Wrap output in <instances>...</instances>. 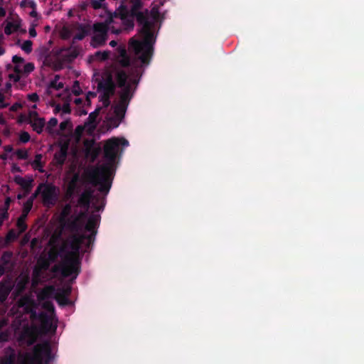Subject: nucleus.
<instances>
[{
	"label": "nucleus",
	"instance_id": "obj_1",
	"mask_svg": "<svg viewBox=\"0 0 364 364\" xmlns=\"http://www.w3.org/2000/svg\"><path fill=\"white\" fill-rule=\"evenodd\" d=\"M132 6L130 9L123 4L114 12V17L119 18L127 30L132 29L134 26V20L136 18L139 25L141 27L139 31L142 40L131 38L129 42V48L133 50L141 65H136L132 68L134 77L130 79V82L137 85L141 76V66L150 63L154 54V45L156 43V34L155 33L156 24L160 21L161 14L157 6H154L150 11L145 9L141 11L143 3L141 0H129Z\"/></svg>",
	"mask_w": 364,
	"mask_h": 364
},
{
	"label": "nucleus",
	"instance_id": "obj_5",
	"mask_svg": "<svg viewBox=\"0 0 364 364\" xmlns=\"http://www.w3.org/2000/svg\"><path fill=\"white\" fill-rule=\"evenodd\" d=\"M109 26L105 23H96L93 25L94 35L91 38L90 45L93 48L103 46L107 39Z\"/></svg>",
	"mask_w": 364,
	"mask_h": 364
},
{
	"label": "nucleus",
	"instance_id": "obj_62",
	"mask_svg": "<svg viewBox=\"0 0 364 364\" xmlns=\"http://www.w3.org/2000/svg\"><path fill=\"white\" fill-rule=\"evenodd\" d=\"M70 124V122L68 121H64V122H62L60 124V129L61 130H65L68 125Z\"/></svg>",
	"mask_w": 364,
	"mask_h": 364
},
{
	"label": "nucleus",
	"instance_id": "obj_37",
	"mask_svg": "<svg viewBox=\"0 0 364 364\" xmlns=\"http://www.w3.org/2000/svg\"><path fill=\"white\" fill-rule=\"evenodd\" d=\"M110 96H109L108 95H105V94H103L102 93L99 98H100V101L102 102V105H103V107H108L110 105Z\"/></svg>",
	"mask_w": 364,
	"mask_h": 364
},
{
	"label": "nucleus",
	"instance_id": "obj_3",
	"mask_svg": "<svg viewBox=\"0 0 364 364\" xmlns=\"http://www.w3.org/2000/svg\"><path fill=\"white\" fill-rule=\"evenodd\" d=\"M100 215L92 213L87 219L84 226L85 231L89 232V235L86 234H73L69 239V246L71 251L68 252L65 257L68 262L81 270V259L80 257V250L81 245L86 240L85 246L87 249L92 246L95 240V236L97 232V228L100 223Z\"/></svg>",
	"mask_w": 364,
	"mask_h": 364
},
{
	"label": "nucleus",
	"instance_id": "obj_38",
	"mask_svg": "<svg viewBox=\"0 0 364 364\" xmlns=\"http://www.w3.org/2000/svg\"><path fill=\"white\" fill-rule=\"evenodd\" d=\"M32 45L33 43L31 41H25L21 46V49L28 54L32 51Z\"/></svg>",
	"mask_w": 364,
	"mask_h": 364
},
{
	"label": "nucleus",
	"instance_id": "obj_44",
	"mask_svg": "<svg viewBox=\"0 0 364 364\" xmlns=\"http://www.w3.org/2000/svg\"><path fill=\"white\" fill-rule=\"evenodd\" d=\"M77 52L76 50H71L67 55H64V58L68 62H71L77 57Z\"/></svg>",
	"mask_w": 364,
	"mask_h": 364
},
{
	"label": "nucleus",
	"instance_id": "obj_11",
	"mask_svg": "<svg viewBox=\"0 0 364 364\" xmlns=\"http://www.w3.org/2000/svg\"><path fill=\"white\" fill-rule=\"evenodd\" d=\"M13 289V285L9 279H3L0 282V304L6 301Z\"/></svg>",
	"mask_w": 364,
	"mask_h": 364
},
{
	"label": "nucleus",
	"instance_id": "obj_17",
	"mask_svg": "<svg viewBox=\"0 0 364 364\" xmlns=\"http://www.w3.org/2000/svg\"><path fill=\"white\" fill-rule=\"evenodd\" d=\"M65 251V246H61L60 247H57L55 246L53 247L49 250V251L48 252V256L46 258L51 263L55 262L58 260L60 254L64 252Z\"/></svg>",
	"mask_w": 364,
	"mask_h": 364
},
{
	"label": "nucleus",
	"instance_id": "obj_25",
	"mask_svg": "<svg viewBox=\"0 0 364 364\" xmlns=\"http://www.w3.org/2000/svg\"><path fill=\"white\" fill-rule=\"evenodd\" d=\"M42 154H38L35 156V159L32 163V166L35 169H38L40 172H43V164H42Z\"/></svg>",
	"mask_w": 364,
	"mask_h": 364
},
{
	"label": "nucleus",
	"instance_id": "obj_21",
	"mask_svg": "<svg viewBox=\"0 0 364 364\" xmlns=\"http://www.w3.org/2000/svg\"><path fill=\"white\" fill-rule=\"evenodd\" d=\"M13 255L14 254L11 251L4 252L0 258V263L7 267H9V268L11 269L13 267V264L11 262Z\"/></svg>",
	"mask_w": 364,
	"mask_h": 364
},
{
	"label": "nucleus",
	"instance_id": "obj_54",
	"mask_svg": "<svg viewBox=\"0 0 364 364\" xmlns=\"http://www.w3.org/2000/svg\"><path fill=\"white\" fill-rule=\"evenodd\" d=\"M62 111L64 114H70L71 112L70 104L68 102L64 103L62 106Z\"/></svg>",
	"mask_w": 364,
	"mask_h": 364
},
{
	"label": "nucleus",
	"instance_id": "obj_18",
	"mask_svg": "<svg viewBox=\"0 0 364 364\" xmlns=\"http://www.w3.org/2000/svg\"><path fill=\"white\" fill-rule=\"evenodd\" d=\"M55 294V289L53 286H47L44 287L38 294V299L40 301H47Z\"/></svg>",
	"mask_w": 364,
	"mask_h": 364
},
{
	"label": "nucleus",
	"instance_id": "obj_27",
	"mask_svg": "<svg viewBox=\"0 0 364 364\" xmlns=\"http://www.w3.org/2000/svg\"><path fill=\"white\" fill-rule=\"evenodd\" d=\"M26 218V215L21 214V216L17 220L16 226L18 227L21 232L26 231V230L27 229V225L25 222Z\"/></svg>",
	"mask_w": 364,
	"mask_h": 364
},
{
	"label": "nucleus",
	"instance_id": "obj_52",
	"mask_svg": "<svg viewBox=\"0 0 364 364\" xmlns=\"http://www.w3.org/2000/svg\"><path fill=\"white\" fill-rule=\"evenodd\" d=\"M38 114L35 111H30L28 112V124L31 123V121L34 119H37L38 118Z\"/></svg>",
	"mask_w": 364,
	"mask_h": 364
},
{
	"label": "nucleus",
	"instance_id": "obj_33",
	"mask_svg": "<svg viewBox=\"0 0 364 364\" xmlns=\"http://www.w3.org/2000/svg\"><path fill=\"white\" fill-rule=\"evenodd\" d=\"M38 317L41 323L45 326H47L50 324L51 317L47 313L41 312L39 314Z\"/></svg>",
	"mask_w": 364,
	"mask_h": 364
},
{
	"label": "nucleus",
	"instance_id": "obj_58",
	"mask_svg": "<svg viewBox=\"0 0 364 364\" xmlns=\"http://www.w3.org/2000/svg\"><path fill=\"white\" fill-rule=\"evenodd\" d=\"M48 127H55L58 124V119L55 117H53L48 121Z\"/></svg>",
	"mask_w": 364,
	"mask_h": 364
},
{
	"label": "nucleus",
	"instance_id": "obj_40",
	"mask_svg": "<svg viewBox=\"0 0 364 364\" xmlns=\"http://www.w3.org/2000/svg\"><path fill=\"white\" fill-rule=\"evenodd\" d=\"M122 120L118 119L116 117H111L108 119V124L112 128H117Z\"/></svg>",
	"mask_w": 364,
	"mask_h": 364
},
{
	"label": "nucleus",
	"instance_id": "obj_14",
	"mask_svg": "<svg viewBox=\"0 0 364 364\" xmlns=\"http://www.w3.org/2000/svg\"><path fill=\"white\" fill-rule=\"evenodd\" d=\"M68 156V146H63L60 147L59 151H56L54 154L53 161L55 164L59 166H62L67 159Z\"/></svg>",
	"mask_w": 364,
	"mask_h": 364
},
{
	"label": "nucleus",
	"instance_id": "obj_6",
	"mask_svg": "<svg viewBox=\"0 0 364 364\" xmlns=\"http://www.w3.org/2000/svg\"><path fill=\"white\" fill-rule=\"evenodd\" d=\"M73 264H71L70 262H68V259L64 257L63 262L62 263L55 264L51 268V272H60L61 275L65 278L72 275H74V278H76L81 271L80 269H78L77 267H75Z\"/></svg>",
	"mask_w": 364,
	"mask_h": 364
},
{
	"label": "nucleus",
	"instance_id": "obj_46",
	"mask_svg": "<svg viewBox=\"0 0 364 364\" xmlns=\"http://www.w3.org/2000/svg\"><path fill=\"white\" fill-rule=\"evenodd\" d=\"M30 139V134L27 132H22L19 135V140L22 143H27Z\"/></svg>",
	"mask_w": 364,
	"mask_h": 364
},
{
	"label": "nucleus",
	"instance_id": "obj_34",
	"mask_svg": "<svg viewBox=\"0 0 364 364\" xmlns=\"http://www.w3.org/2000/svg\"><path fill=\"white\" fill-rule=\"evenodd\" d=\"M122 58L120 61L121 65L123 67H128L131 65V60L129 57L127 55L126 51L124 50L122 53Z\"/></svg>",
	"mask_w": 364,
	"mask_h": 364
},
{
	"label": "nucleus",
	"instance_id": "obj_9",
	"mask_svg": "<svg viewBox=\"0 0 364 364\" xmlns=\"http://www.w3.org/2000/svg\"><path fill=\"white\" fill-rule=\"evenodd\" d=\"M85 196L90 198L91 200H95V203H93V206L96 211H102L105 206V195L103 193L104 196L100 197L99 196H94V191L92 188H87L82 193ZM102 194V193H101Z\"/></svg>",
	"mask_w": 364,
	"mask_h": 364
},
{
	"label": "nucleus",
	"instance_id": "obj_7",
	"mask_svg": "<svg viewBox=\"0 0 364 364\" xmlns=\"http://www.w3.org/2000/svg\"><path fill=\"white\" fill-rule=\"evenodd\" d=\"M44 189L41 192L43 202L46 205H55L57 199L56 187L52 184H43Z\"/></svg>",
	"mask_w": 364,
	"mask_h": 364
},
{
	"label": "nucleus",
	"instance_id": "obj_23",
	"mask_svg": "<svg viewBox=\"0 0 364 364\" xmlns=\"http://www.w3.org/2000/svg\"><path fill=\"white\" fill-rule=\"evenodd\" d=\"M91 200H92L90 198L81 193L78 198L77 204L84 209H86V210H88Z\"/></svg>",
	"mask_w": 364,
	"mask_h": 364
},
{
	"label": "nucleus",
	"instance_id": "obj_56",
	"mask_svg": "<svg viewBox=\"0 0 364 364\" xmlns=\"http://www.w3.org/2000/svg\"><path fill=\"white\" fill-rule=\"evenodd\" d=\"M4 95L0 92V109H4L8 107L7 103H4Z\"/></svg>",
	"mask_w": 364,
	"mask_h": 364
},
{
	"label": "nucleus",
	"instance_id": "obj_29",
	"mask_svg": "<svg viewBox=\"0 0 364 364\" xmlns=\"http://www.w3.org/2000/svg\"><path fill=\"white\" fill-rule=\"evenodd\" d=\"M88 34V30L85 26H80L78 32L74 36V39L82 41Z\"/></svg>",
	"mask_w": 364,
	"mask_h": 364
},
{
	"label": "nucleus",
	"instance_id": "obj_36",
	"mask_svg": "<svg viewBox=\"0 0 364 364\" xmlns=\"http://www.w3.org/2000/svg\"><path fill=\"white\" fill-rule=\"evenodd\" d=\"M42 307L46 310L47 311L53 314L55 311V307L52 301H44L42 304Z\"/></svg>",
	"mask_w": 364,
	"mask_h": 364
},
{
	"label": "nucleus",
	"instance_id": "obj_64",
	"mask_svg": "<svg viewBox=\"0 0 364 364\" xmlns=\"http://www.w3.org/2000/svg\"><path fill=\"white\" fill-rule=\"evenodd\" d=\"M60 111H62V106L60 104L56 105L53 110L54 113L58 114Z\"/></svg>",
	"mask_w": 364,
	"mask_h": 364
},
{
	"label": "nucleus",
	"instance_id": "obj_4",
	"mask_svg": "<svg viewBox=\"0 0 364 364\" xmlns=\"http://www.w3.org/2000/svg\"><path fill=\"white\" fill-rule=\"evenodd\" d=\"M50 347L48 343H38L31 352L23 354L21 364H47L50 360Z\"/></svg>",
	"mask_w": 364,
	"mask_h": 364
},
{
	"label": "nucleus",
	"instance_id": "obj_2",
	"mask_svg": "<svg viewBox=\"0 0 364 364\" xmlns=\"http://www.w3.org/2000/svg\"><path fill=\"white\" fill-rule=\"evenodd\" d=\"M125 139L112 138L104 146V157L106 162L85 172L86 181L94 187L98 186L100 193L107 195L115 174V161L120 145L127 146Z\"/></svg>",
	"mask_w": 364,
	"mask_h": 364
},
{
	"label": "nucleus",
	"instance_id": "obj_22",
	"mask_svg": "<svg viewBox=\"0 0 364 364\" xmlns=\"http://www.w3.org/2000/svg\"><path fill=\"white\" fill-rule=\"evenodd\" d=\"M113 109L114 114V117H116L118 119L123 120V119L125 117L127 107L117 103L113 107Z\"/></svg>",
	"mask_w": 364,
	"mask_h": 364
},
{
	"label": "nucleus",
	"instance_id": "obj_59",
	"mask_svg": "<svg viewBox=\"0 0 364 364\" xmlns=\"http://www.w3.org/2000/svg\"><path fill=\"white\" fill-rule=\"evenodd\" d=\"M87 216V210H86V209H85V211H81L76 218H79V221H81L82 219L86 218Z\"/></svg>",
	"mask_w": 364,
	"mask_h": 364
},
{
	"label": "nucleus",
	"instance_id": "obj_42",
	"mask_svg": "<svg viewBox=\"0 0 364 364\" xmlns=\"http://www.w3.org/2000/svg\"><path fill=\"white\" fill-rule=\"evenodd\" d=\"M109 53L108 51H97L95 56L97 59L100 60H105L109 58Z\"/></svg>",
	"mask_w": 364,
	"mask_h": 364
},
{
	"label": "nucleus",
	"instance_id": "obj_53",
	"mask_svg": "<svg viewBox=\"0 0 364 364\" xmlns=\"http://www.w3.org/2000/svg\"><path fill=\"white\" fill-rule=\"evenodd\" d=\"M28 100L33 102H36L39 100V97L37 93L33 92L28 95Z\"/></svg>",
	"mask_w": 364,
	"mask_h": 364
},
{
	"label": "nucleus",
	"instance_id": "obj_13",
	"mask_svg": "<svg viewBox=\"0 0 364 364\" xmlns=\"http://www.w3.org/2000/svg\"><path fill=\"white\" fill-rule=\"evenodd\" d=\"M14 181L16 184L19 185L24 190L26 194H28L31 192L33 182L32 178L26 180L21 176H15Z\"/></svg>",
	"mask_w": 364,
	"mask_h": 364
},
{
	"label": "nucleus",
	"instance_id": "obj_10",
	"mask_svg": "<svg viewBox=\"0 0 364 364\" xmlns=\"http://www.w3.org/2000/svg\"><path fill=\"white\" fill-rule=\"evenodd\" d=\"M99 91H102L103 94L112 97L115 91V84L111 75H109L105 80L99 82L97 85Z\"/></svg>",
	"mask_w": 364,
	"mask_h": 364
},
{
	"label": "nucleus",
	"instance_id": "obj_39",
	"mask_svg": "<svg viewBox=\"0 0 364 364\" xmlns=\"http://www.w3.org/2000/svg\"><path fill=\"white\" fill-rule=\"evenodd\" d=\"M72 92L75 96H79L82 94V90L80 86V83L77 80H75L73 83V87H72Z\"/></svg>",
	"mask_w": 364,
	"mask_h": 364
},
{
	"label": "nucleus",
	"instance_id": "obj_16",
	"mask_svg": "<svg viewBox=\"0 0 364 364\" xmlns=\"http://www.w3.org/2000/svg\"><path fill=\"white\" fill-rule=\"evenodd\" d=\"M68 228L73 232V234H82L81 232L83 228V223L82 221H79V218H75L74 220H68L67 222Z\"/></svg>",
	"mask_w": 364,
	"mask_h": 364
},
{
	"label": "nucleus",
	"instance_id": "obj_24",
	"mask_svg": "<svg viewBox=\"0 0 364 364\" xmlns=\"http://www.w3.org/2000/svg\"><path fill=\"white\" fill-rule=\"evenodd\" d=\"M100 110L101 107H98L97 108L95 109L94 112H91L88 116L87 123L89 124H92L94 127L96 126L97 117H98Z\"/></svg>",
	"mask_w": 364,
	"mask_h": 364
},
{
	"label": "nucleus",
	"instance_id": "obj_47",
	"mask_svg": "<svg viewBox=\"0 0 364 364\" xmlns=\"http://www.w3.org/2000/svg\"><path fill=\"white\" fill-rule=\"evenodd\" d=\"M34 64L32 63H27L23 65V70L24 74H29L34 70Z\"/></svg>",
	"mask_w": 364,
	"mask_h": 364
},
{
	"label": "nucleus",
	"instance_id": "obj_19",
	"mask_svg": "<svg viewBox=\"0 0 364 364\" xmlns=\"http://www.w3.org/2000/svg\"><path fill=\"white\" fill-rule=\"evenodd\" d=\"M116 80L117 85L119 87L124 88L128 85H131L130 82H128V75L124 70H119L116 74Z\"/></svg>",
	"mask_w": 364,
	"mask_h": 364
},
{
	"label": "nucleus",
	"instance_id": "obj_55",
	"mask_svg": "<svg viewBox=\"0 0 364 364\" xmlns=\"http://www.w3.org/2000/svg\"><path fill=\"white\" fill-rule=\"evenodd\" d=\"M9 218V213L6 210H4V211L0 215V225H1L5 220H6Z\"/></svg>",
	"mask_w": 364,
	"mask_h": 364
},
{
	"label": "nucleus",
	"instance_id": "obj_28",
	"mask_svg": "<svg viewBox=\"0 0 364 364\" xmlns=\"http://www.w3.org/2000/svg\"><path fill=\"white\" fill-rule=\"evenodd\" d=\"M37 264L41 269L46 271L49 269L51 262L46 257H41L38 259Z\"/></svg>",
	"mask_w": 364,
	"mask_h": 364
},
{
	"label": "nucleus",
	"instance_id": "obj_49",
	"mask_svg": "<svg viewBox=\"0 0 364 364\" xmlns=\"http://www.w3.org/2000/svg\"><path fill=\"white\" fill-rule=\"evenodd\" d=\"M16 237L15 232L11 230H10L6 237V242H10L11 240H14Z\"/></svg>",
	"mask_w": 364,
	"mask_h": 364
},
{
	"label": "nucleus",
	"instance_id": "obj_60",
	"mask_svg": "<svg viewBox=\"0 0 364 364\" xmlns=\"http://www.w3.org/2000/svg\"><path fill=\"white\" fill-rule=\"evenodd\" d=\"M7 268V266L0 263V277L6 273Z\"/></svg>",
	"mask_w": 364,
	"mask_h": 364
},
{
	"label": "nucleus",
	"instance_id": "obj_50",
	"mask_svg": "<svg viewBox=\"0 0 364 364\" xmlns=\"http://www.w3.org/2000/svg\"><path fill=\"white\" fill-rule=\"evenodd\" d=\"M12 62L15 65H21V64L23 63L24 59L22 57L16 55L13 56Z\"/></svg>",
	"mask_w": 364,
	"mask_h": 364
},
{
	"label": "nucleus",
	"instance_id": "obj_30",
	"mask_svg": "<svg viewBox=\"0 0 364 364\" xmlns=\"http://www.w3.org/2000/svg\"><path fill=\"white\" fill-rule=\"evenodd\" d=\"M58 80H59V76L55 75L54 79L50 81V82L49 84V87L53 88L55 90H59L62 89L64 85L63 82H58Z\"/></svg>",
	"mask_w": 364,
	"mask_h": 364
},
{
	"label": "nucleus",
	"instance_id": "obj_12",
	"mask_svg": "<svg viewBox=\"0 0 364 364\" xmlns=\"http://www.w3.org/2000/svg\"><path fill=\"white\" fill-rule=\"evenodd\" d=\"M132 97L133 92L132 91L131 85H128L124 88H122V91L119 93V100L118 104L124 105L128 107Z\"/></svg>",
	"mask_w": 364,
	"mask_h": 364
},
{
	"label": "nucleus",
	"instance_id": "obj_32",
	"mask_svg": "<svg viewBox=\"0 0 364 364\" xmlns=\"http://www.w3.org/2000/svg\"><path fill=\"white\" fill-rule=\"evenodd\" d=\"M72 207L70 204H66L61 210L60 219L65 220L70 214Z\"/></svg>",
	"mask_w": 364,
	"mask_h": 364
},
{
	"label": "nucleus",
	"instance_id": "obj_63",
	"mask_svg": "<svg viewBox=\"0 0 364 364\" xmlns=\"http://www.w3.org/2000/svg\"><path fill=\"white\" fill-rule=\"evenodd\" d=\"M11 171L13 173L21 172V168L18 166H17L16 164H14L12 165V167H11Z\"/></svg>",
	"mask_w": 364,
	"mask_h": 364
},
{
	"label": "nucleus",
	"instance_id": "obj_51",
	"mask_svg": "<svg viewBox=\"0 0 364 364\" xmlns=\"http://www.w3.org/2000/svg\"><path fill=\"white\" fill-rule=\"evenodd\" d=\"M97 96V93L95 92H91V91H89L87 95H86V102L87 103L88 105H90L91 104V98H94Z\"/></svg>",
	"mask_w": 364,
	"mask_h": 364
},
{
	"label": "nucleus",
	"instance_id": "obj_48",
	"mask_svg": "<svg viewBox=\"0 0 364 364\" xmlns=\"http://www.w3.org/2000/svg\"><path fill=\"white\" fill-rule=\"evenodd\" d=\"M43 187V183L40 184L34 193L32 194V196H30V198L27 200L28 201H31V203H33V200L37 198L38 195L41 192V189Z\"/></svg>",
	"mask_w": 364,
	"mask_h": 364
},
{
	"label": "nucleus",
	"instance_id": "obj_15",
	"mask_svg": "<svg viewBox=\"0 0 364 364\" xmlns=\"http://www.w3.org/2000/svg\"><path fill=\"white\" fill-rule=\"evenodd\" d=\"M16 355L11 348H7L3 356L0 358V364H16Z\"/></svg>",
	"mask_w": 364,
	"mask_h": 364
},
{
	"label": "nucleus",
	"instance_id": "obj_41",
	"mask_svg": "<svg viewBox=\"0 0 364 364\" xmlns=\"http://www.w3.org/2000/svg\"><path fill=\"white\" fill-rule=\"evenodd\" d=\"M16 155L18 159L21 160H26L28 157V151L26 149L16 150Z\"/></svg>",
	"mask_w": 364,
	"mask_h": 364
},
{
	"label": "nucleus",
	"instance_id": "obj_20",
	"mask_svg": "<svg viewBox=\"0 0 364 364\" xmlns=\"http://www.w3.org/2000/svg\"><path fill=\"white\" fill-rule=\"evenodd\" d=\"M30 125L32 127L33 130L38 134H41L45 127L44 118L38 117L31 121Z\"/></svg>",
	"mask_w": 364,
	"mask_h": 364
},
{
	"label": "nucleus",
	"instance_id": "obj_26",
	"mask_svg": "<svg viewBox=\"0 0 364 364\" xmlns=\"http://www.w3.org/2000/svg\"><path fill=\"white\" fill-rule=\"evenodd\" d=\"M54 298L60 306H65L71 304L69 298L62 296V295L57 293L55 294Z\"/></svg>",
	"mask_w": 364,
	"mask_h": 364
},
{
	"label": "nucleus",
	"instance_id": "obj_57",
	"mask_svg": "<svg viewBox=\"0 0 364 364\" xmlns=\"http://www.w3.org/2000/svg\"><path fill=\"white\" fill-rule=\"evenodd\" d=\"M21 107H22V105H21V103L16 102V103H14V105H12L11 106L10 111H11V112H16L17 110H18Z\"/></svg>",
	"mask_w": 364,
	"mask_h": 364
},
{
	"label": "nucleus",
	"instance_id": "obj_45",
	"mask_svg": "<svg viewBox=\"0 0 364 364\" xmlns=\"http://www.w3.org/2000/svg\"><path fill=\"white\" fill-rule=\"evenodd\" d=\"M33 204L32 203H31V201H28L26 200L24 204H23V212H22V214L23 215H28V213L31 211V210L32 209V207H33Z\"/></svg>",
	"mask_w": 364,
	"mask_h": 364
},
{
	"label": "nucleus",
	"instance_id": "obj_61",
	"mask_svg": "<svg viewBox=\"0 0 364 364\" xmlns=\"http://www.w3.org/2000/svg\"><path fill=\"white\" fill-rule=\"evenodd\" d=\"M28 33H29L30 36L32 38H34L37 36V33H36V31L34 27L30 28Z\"/></svg>",
	"mask_w": 364,
	"mask_h": 364
},
{
	"label": "nucleus",
	"instance_id": "obj_31",
	"mask_svg": "<svg viewBox=\"0 0 364 364\" xmlns=\"http://www.w3.org/2000/svg\"><path fill=\"white\" fill-rule=\"evenodd\" d=\"M72 291V288L70 285L66 287H63L62 288H58L55 293L62 295V296L69 297Z\"/></svg>",
	"mask_w": 364,
	"mask_h": 364
},
{
	"label": "nucleus",
	"instance_id": "obj_43",
	"mask_svg": "<svg viewBox=\"0 0 364 364\" xmlns=\"http://www.w3.org/2000/svg\"><path fill=\"white\" fill-rule=\"evenodd\" d=\"M16 26L11 22H9L4 28V33L6 35H11L15 30Z\"/></svg>",
	"mask_w": 364,
	"mask_h": 364
},
{
	"label": "nucleus",
	"instance_id": "obj_35",
	"mask_svg": "<svg viewBox=\"0 0 364 364\" xmlns=\"http://www.w3.org/2000/svg\"><path fill=\"white\" fill-rule=\"evenodd\" d=\"M14 70L17 75H10V77L13 78L15 81H18L20 80V76L18 75L23 73V70L21 68L20 65H15Z\"/></svg>",
	"mask_w": 364,
	"mask_h": 364
},
{
	"label": "nucleus",
	"instance_id": "obj_8",
	"mask_svg": "<svg viewBox=\"0 0 364 364\" xmlns=\"http://www.w3.org/2000/svg\"><path fill=\"white\" fill-rule=\"evenodd\" d=\"M81 181L80 176L78 173H75L68 183L66 190V196L73 198L78 195L81 191V186L79 183Z\"/></svg>",
	"mask_w": 364,
	"mask_h": 364
}]
</instances>
